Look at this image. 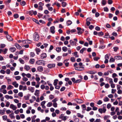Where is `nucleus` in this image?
Returning a JSON list of instances; mask_svg holds the SVG:
<instances>
[{"label":"nucleus","instance_id":"6e6552de","mask_svg":"<svg viewBox=\"0 0 122 122\" xmlns=\"http://www.w3.org/2000/svg\"><path fill=\"white\" fill-rule=\"evenodd\" d=\"M10 108L14 110H15L17 108L16 106L14 105L13 104H10Z\"/></svg>","mask_w":122,"mask_h":122},{"label":"nucleus","instance_id":"603ef678","mask_svg":"<svg viewBox=\"0 0 122 122\" xmlns=\"http://www.w3.org/2000/svg\"><path fill=\"white\" fill-rule=\"evenodd\" d=\"M18 96L20 97H22L23 96V93L22 92H20L18 94Z\"/></svg>","mask_w":122,"mask_h":122},{"label":"nucleus","instance_id":"7c9ffc66","mask_svg":"<svg viewBox=\"0 0 122 122\" xmlns=\"http://www.w3.org/2000/svg\"><path fill=\"white\" fill-rule=\"evenodd\" d=\"M86 50V48H83L80 51V52L81 53H83L84 51Z\"/></svg>","mask_w":122,"mask_h":122},{"label":"nucleus","instance_id":"680f3d73","mask_svg":"<svg viewBox=\"0 0 122 122\" xmlns=\"http://www.w3.org/2000/svg\"><path fill=\"white\" fill-rule=\"evenodd\" d=\"M53 106L55 107H57V103H54L53 104Z\"/></svg>","mask_w":122,"mask_h":122},{"label":"nucleus","instance_id":"a18cd8bd","mask_svg":"<svg viewBox=\"0 0 122 122\" xmlns=\"http://www.w3.org/2000/svg\"><path fill=\"white\" fill-rule=\"evenodd\" d=\"M6 72L7 74H9L10 73L11 71L9 69H7L6 70Z\"/></svg>","mask_w":122,"mask_h":122},{"label":"nucleus","instance_id":"a878e982","mask_svg":"<svg viewBox=\"0 0 122 122\" xmlns=\"http://www.w3.org/2000/svg\"><path fill=\"white\" fill-rule=\"evenodd\" d=\"M72 23V21L70 20H67L66 22V23L67 26H69Z\"/></svg>","mask_w":122,"mask_h":122},{"label":"nucleus","instance_id":"c756f323","mask_svg":"<svg viewBox=\"0 0 122 122\" xmlns=\"http://www.w3.org/2000/svg\"><path fill=\"white\" fill-rule=\"evenodd\" d=\"M58 80L57 79H56L54 81V82H53V84L55 86H56L58 82Z\"/></svg>","mask_w":122,"mask_h":122},{"label":"nucleus","instance_id":"09e8293b","mask_svg":"<svg viewBox=\"0 0 122 122\" xmlns=\"http://www.w3.org/2000/svg\"><path fill=\"white\" fill-rule=\"evenodd\" d=\"M19 60L21 63L24 64V61L22 60L21 58H20Z\"/></svg>","mask_w":122,"mask_h":122},{"label":"nucleus","instance_id":"37998d69","mask_svg":"<svg viewBox=\"0 0 122 122\" xmlns=\"http://www.w3.org/2000/svg\"><path fill=\"white\" fill-rule=\"evenodd\" d=\"M52 105V103L51 102H50L48 103L47 106L48 107H50Z\"/></svg>","mask_w":122,"mask_h":122},{"label":"nucleus","instance_id":"f704fd0d","mask_svg":"<svg viewBox=\"0 0 122 122\" xmlns=\"http://www.w3.org/2000/svg\"><path fill=\"white\" fill-rule=\"evenodd\" d=\"M58 98L56 97L55 98L52 100V102L53 103H56V102L58 101Z\"/></svg>","mask_w":122,"mask_h":122},{"label":"nucleus","instance_id":"c85d7f7f","mask_svg":"<svg viewBox=\"0 0 122 122\" xmlns=\"http://www.w3.org/2000/svg\"><path fill=\"white\" fill-rule=\"evenodd\" d=\"M35 62V60L34 59L31 58L30 59L29 62L31 64H33Z\"/></svg>","mask_w":122,"mask_h":122},{"label":"nucleus","instance_id":"58836bf2","mask_svg":"<svg viewBox=\"0 0 122 122\" xmlns=\"http://www.w3.org/2000/svg\"><path fill=\"white\" fill-rule=\"evenodd\" d=\"M110 117V116L105 115L104 117V120H107Z\"/></svg>","mask_w":122,"mask_h":122},{"label":"nucleus","instance_id":"bb28decb","mask_svg":"<svg viewBox=\"0 0 122 122\" xmlns=\"http://www.w3.org/2000/svg\"><path fill=\"white\" fill-rule=\"evenodd\" d=\"M9 116L11 119H14L15 118V117L14 116V113H13L10 114L9 115Z\"/></svg>","mask_w":122,"mask_h":122},{"label":"nucleus","instance_id":"72a5a7b5","mask_svg":"<svg viewBox=\"0 0 122 122\" xmlns=\"http://www.w3.org/2000/svg\"><path fill=\"white\" fill-rule=\"evenodd\" d=\"M35 51L36 52L37 54V55L39 54V53L41 51V50L40 49L37 48L35 49Z\"/></svg>","mask_w":122,"mask_h":122},{"label":"nucleus","instance_id":"473e14b6","mask_svg":"<svg viewBox=\"0 0 122 122\" xmlns=\"http://www.w3.org/2000/svg\"><path fill=\"white\" fill-rule=\"evenodd\" d=\"M77 52L76 51L72 53L73 54H74V56L76 57H79V55H77Z\"/></svg>","mask_w":122,"mask_h":122},{"label":"nucleus","instance_id":"338daca9","mask_svg":"<svg viewBox=\"0 0 122 122\" xmlns=\"http://www.w3.org/2000/svg\"><path fill=\"white\" fill-rule=\"evenodd\" d=\"M0 72L1 73L4 74L5 73V71L1 69L0 71Z\"/></svg>","mask_w":122,"mask_h":122},{"label":"nucleus","instance_id":"39448f33","mask_svg":"<svg viewBox=\"0 0 122 122\" xmlns=\"http://www.w3.org/2000/svg\"><path fill=\"white\" fill-rule=\"evenodd\" d=\"M74 101L79 104H81L83 102V101L82 100L79 99H75Z\"/></svg>","mask_w":122,"mask_h":122},{"label":"nucleus","instance_id":"ea45409f","mask_svg":"<svg viewBox=\"0 0 122 122\" xmlns=\"http://www.w3.org/2000/svg\"><path fill=\"white\" fill-rule=\"evenodd\" d=\"M67 47L64 46L62 48V50L64 52H66L67 51Z\"/></svg>","mask_w":122,"mask_h":122},{"label":"nucleus","instance_id":"e433bc0d","mask_svg":"<svg viewBox=\"0 0 122 122\" xmlns=\"http://www.w3.org/2000/svg\"><path fill=\"white\" fill-rule=\"evenodd\" d=\"M67 5L66 3L64 2H62L61 3L62 6V7H65Z\"/></svg>","mask_w":122,"mask_h":122},{"label":"nucleus","instance_id":"5fc2aeb1","mask_svg":"<svg viewBox=\"0 0 122 122\" xmlns=\"http://www.w3.org/2000/svg\"><path fill=\"white\" fill-rule=\"evenodd\" d=\"M35 54L34 53L31 52L30 53V56L31 57H33L35 56Z\"/></svg>","mask_w":122,"mask_h":122},{"label":"nucleus","instance_id":"0e129e2a","mask_svg":"<svg viewBox=\"0 0 122 122\" xmlns=\"http://www.w3.org/2000/svg\"><path fill=\"white\" fill-rule=\"evenodd\" d=\"M10 103L9 102H7L6 103V104L5 105V106L6 107H8L10 105Z\"/></svg>","mask_w":122,"mask_h":122},{"label":"nucleus","instance_id":"bf43d9fd","mask_svg":"<svg viewBox=\"0 0 122 122\" xmlns=\"http://www.w3.org/2000/svg\"><path fill=\"white\" fill-rule=\"evenodd\" d=\"M25 2L24 1H22L20 3V5L23 6L24 5H25Z\"/></svg>","mask_w":122,"mask_h":122},{"label":"nucleus","instance_id":"412c9836","mask_svg":"<svg viewBox=\"0 0 122 122\" xmlns=\"http://www.w3.org/2000/svg\"><path fill=\"white\" fill-rule=\"evenodd\" d=\"M106 79H108L109 81V83L110 84L113 83L112 79L109 78L108 77H107L106 78Z\"/></svg>","mask_w":122,"mask_h":122},{"label":"nucleus","instance_id":"1a4fd4ad","mask_svg":"<svg viewBox=\"0 0 122 122\" xmlns=\"http://www.w3.org/2000/svg\"><path fill=\"white\" fill-rule=\"evenodd\" d=\"M40 56L41 59H43L46 57V54L45 53H43L41 54Z\"/></svg>","mask_w":122,"mask_h":122},{"label":"nucleus","instance_id":"4c0bfd02","mask_svg":"<svg viewBox=\"0 0 122 122\" xmlns=\"http://www.w3.org/2000/svg\"><path fill=\"white\" fill-rule=\"evenodd\" d=\"M32 20L34 21L35 22L38 24H40V23L38 21V20H36V19L35 18H33Z\"/></svg>","mask_w":122,"mask_h":122},{"label":"nucleus","instance_id":"c03bdc74","mask_svg":"<svg viewBox=\"0 0 122 122\" xmlns=\"http://www.w3.org/2000/svg\"><path fill=\"white\" fill-rule=\"evenodd\" d=\"M21 77L20 76H16L15 77V78L16 80H18L21 79Z\"/></svg>","mask_w":122,"mask_h":122},{"label":"nucleus","instance_id":"e2e57ef3","mask_svg":"<svg viewBox=\"0 0 122 122\" xmlns=\"http://www.w3.org/2000/svg\"><path fill=\"white\" fill-rule=\"evenodd\" d=\"M105 87L106 88H108L110 87V85L108 84L107 83L105 84Z\"/></svg>","mask_w":122,"mask_h":122},{"label":"nucleus","instance_id":"052dcab7","mask_svg":"<svg viewBox=\"0 0 122 122\" xmlns=\"http://www.w3.org/2000/svg\"><path fill=\"white\" fill-rule=\"evenodd\" d=\"M107 2L109 4H111L113 2L112 0H108L107 1Z\"/></svg>","mask_w":122,"mask_h":122},{"label":"nucleus","instance_id":"79ce46f5","mask_svg":"<svg viewBox=\"0 0 122 122\" xmlns=\"http://www.w3.org/2000/svg\"><path fill=\"white\" fill-rule=\"evenodd\" d=\"M81 106L82 107V109L83 110H86V106L85 105H81Z\"/></svg>","mask_w":122,"mask_h":122},{"label":"nucleus","instance_id":"20e7f679","mask_svg":"<svg viewBox=\"0 0 122 122\" xmlns=\"http://www.w3.org/2000/svg\"><path fill=\"white\" fill-rule=\"evenodd\" d=\"M45 61L44 60H39L36 62V63L38 65H42L44 66L45 65Z\"/></svg>","mask_w":122,"mask_h":122},{"label":"nucleus","instance_id":"a19ab883","mask_svg":"<svg viewBox=\"0 0 122 122\" xmlns=\"http://www.w3.org/2000/svg\"><path fill=\"white\" fill-rule=\"evenodd\" d=\"M77 116L78 117H80L81 118L83 117V115H81L80 113H78L77 114Z\"/></svg>","mask_w":122,"mask_h":122},{"label":"nucleus","instance_id":"dca6fc26","mask_svg":"<svg viewBox=\"0 0 122 122\" xmlns=\"http://www.w3.org/2000/svg\"><path fill=\"white\" fill-rule=\"evenodd\" d=\"M115 59L117 60H121L122 59V57L120 56H116L114 57Z\"/></svg>","mask_w":122,"mask_h":122},{"label":"nucleus","instance_id":"4468645a","mask_svg":"<svg viewBox=\"0 0 122 122\" xmlns=\"http://www.w3.org/2000/svg\"><path fill=\"white\" fill-rule=\"evenodd\" d=\"M86 73L90 74H95L96 73V72L94 71H89L86 72Z\"/></svg>","mask_w":122,"mask_h":122},{"label":"nucleus","instance_id":"9d476101","mask_svg":"<svg viewBox=\"0 0 122 122\" xmlns=\"http://www.w3.org/2000/svg\"><path fill=\"white\" fill-rule=\"evenodd\" d=\"M30 41L28 40H25L22 41V43L23 44H25L31 43Z\"/></svg>","mask_w":122,"mask_h":122},{"label":"nucleus","instance_id":"774afa93","mask_svg":"<svg viewBox=\"0 0 122 122\" xmlns=\"http://www.w3.org/2000/svg\"><path fill=\"white\" fill-rule=\"evenodd\" d=\"M61 58V56H59L56 58V60L58 61H59Z\"/></svg>","mask_w":122,"mask_h":122},{"label":"nucleus","instance_id":"b1692460","mask_svg":"<svg viewBox=\"0 0 122 122\" xmlns=\"http://www.w3.org/2000/svg\"><path fill=\"white\" fill-rule=\"evenodd\" d=\"M39 94V90H36L35 91V92L34 94L35 95V96H38Z\"/></svg>","mask_w":122,"mask_h":122},{"label":"nucleus","instance_id":"cd10ccee","mask_svg":"<svg viewBox=\"0 0 122 122\" xmlns=\"http://www.w3.org/2000/svg\"><path fill=\"white\" fill-rule=\"evenodd\" d=\"M5 110H4L0 109V114L3 115L5 114Z\"/></svg>","mask_w":122,"mask_h":122},{"label":"nucleus","instance_id":"393cba45","mask_svg":"<svg viewBox=\"0 0 122 122\" xmlns=\"http://www.w3.org/2000/svg\"><path fill=\"white\" fill-rule=\"evenodd\" d=\"M56 51L57 52H59L61 51V47H57L56 48Z\"/></svg>","mask_w":122,"mask_h":122},{"label":"nucleus","instance_id":"423d86ee","mask_svg":"<svg viewBox=\"0 0 122 122\" xmlns=\"http://www.w3.org/2000/svg\"><path fill=\"white\" fill-rule=\"evenodd\" d=\"M55 28L54 26H52L50 28V30L51 32L54 34L55 32Z\"/></svg>","mask_w":122,"mask_h":122},{"label":"nucleus","instance_id":"2f4dec72","mask_svg":"<svg viewBox=\"0 0 122 122\" xmlns=\"http://www.w3.org/2000/svg\"><path fill=\"white\" fill-rule=\"evenodd\" d=\"M13 88V87L10 85H9L7 87V89L8 90H10L12 89Z\"/></svg>","mask_w":122,"mask_h":122},{"label":"nucleus","instance_id":"2eb2a0df","mask_svg":"<svg viewBox=\"0 0 122 122\" xmlns=\"http://www.w3.org/2000/svg\"><path fill=\"white\" fill-rule=\"evenodd\" d=\"M5 97L8 100L9 99H12L13 98V97L11 96H9L8 95H6L5 96Z\"/></svg>","mask_w":122,"mask_h":122},{"label":"nucleus","instance_id":"f257e3e1","mask_svg":"<svg viewBox=\"0 0 122 122\" xmlns=\"http://www.w3.org/2000/svg\"><path fill=\"white\" fill-rule=\"evenodd\" d=\"M77 66L78 64L76 63H75L74 65V66L75 67V68L76 70L81 71L84 70V67H83V66H82V67H77Z\"/></svg>","mask_w":122,"mask_h":122},{"label":"nucleus","instance_id":"a211bd4d","mask_svg":"<svg viewBox=\"0 0 122 122\" xmlns=\"http://www.w3.org/2000/svg\"><path fill=\"white\" fill-rule=\"evenodd\" d=\"M101 3L102 5H104L107 3L106 0H102L101 2Z\"/></svg>","mask_w":122,"mask_h":122},{"label":"nucleus","instance_id":"5701e85b","mask_svg":"<svg viewBox=\"0 0 122 122\" xmlns=\"http://www.w3.org/2000/svg\"><path fill=\"white\" fill-rule=\"evenodd\" d=\"M24 69H25L26 71H28L30 69V67L28 65H25L24 67Z\"/></svg>","mask_w":122,"mask_h":122},{"label":"nucleus","instance_id":"f03ea898","mask_svg":"<svg viewBox=\"0 0 122 122\" xmlns=\"http://www.w3.org/2000/svg\"><path fill=\"white\" fill-rule=\"evenodd\" d=\"M33 40L35 41H38L40 38L37 32L35 33L33 35Z\"/></svg>","mask_w":122,"mask_h":122},{"label":"nucleus","instance_id":"de8ad7c7","mask_svg":"<svg viewBox=\"0 0 122 122\" xmlns=\"http://www.w3.org/2000/svg\"><path fill=\"white\" fill-rule=\"evenodd\" d=\"M2 117L3 120L4 121L6 120L7 118V116L5 115L3 116Z\"/></svg>","mask_w":122,"mask_h":122},{"label":"nucleus","instance_id":"0eeeda50","mask_svg":"<svg viewBox=\"0 0 122 122\" xmlns=\"http://www.w3.org/2000/svg\"><path fill=\"white\" fill-rule=\"evenodd\" d=\"M55 65L54 64H50L47 65V67L49 68H52L55 67Z\"/></svg>","mask_w":122,"mask_h":122},{"label":"nucleus","instance_id":"4d7b16f0","mask_svg":"<svg viewBox=\"0 0 122 122\" xmlns=\"http://www.w3.org/2000/svg\"><path fill=\"white\" fill-rule=\"evenodd\" d=\"M113 49H114V51L116 52L117 51V50L118 49V47H114Z\"/></svg>","mask_w":122,"mask_h":122},{"label":"nucleus","instance_id":"4be33fe9","mask_svg":"<svg viewBox=\"0 0 122 122\" xmlns=\"http://www.w3.org/2000/svg\"><path fill=\"white\" fill-rule=\"evenodd\" d=\"M9 50L11 52H14L16 50V48L14 47H11L10 48Z\"/></svg>","mask_w":122,"mask_h":122},{"label":"nucleus","instance_id":"49530a36","mask_svg":"<svg viewBox=\"0 0 122 122\" xmlns=\"http://www.w3.org/2000/svg\"><path fill=\"white\" fill-rule=\"evenodd\" d=\"M84 31V30L83 29L82 30H81L80 31H79L78 32V34L79 35H80Z\"/></svg>","mask_w":122,"mask_h":122},{"label":"nucleus","instance_id":"ddd939ff","mask_svg":"<svg viewBox=\"0 0 122 122\" xmlns=\"http://www.w3.org/2000/svg\"><path fill=\"white\" fill-rule=\"evenodd\" d=\"M12 85L14 86L16 88L17 87L19 86L18 84L17 83V82L16 81H15L13 82Z\"/></svg>","mask_w":122,"mask_h":122},{"label":"nucleus","instance_id":"864d4df0","mask_svg":"<svg viewBox=\"0 0 122 122\" xmlns=\"http://www.w3.org/2000/svg\"><path fill=\"white\" fill-rule=\"evenodd\" d=\"M104 11H105L107 12L108 11V9L107 7L103 8Z\"/></svg>","mask_w":122,"mask_h":122},{"label":"nucleus","instance_id":"3c124183","mask_svg":"<svg viewBox=\"0 0 122 122\" xmlns=\"http://www.w3.org/2000/svg\"><path fill=\"white\" fill-rule=\"evenodd\" d=\"M114 59L113 58H111L109 60V62H113L115 61Z\"/></svg>","mask_w":122,"mask_h":122},{"label":"nucleus","instance_id":"69168bd1","mask_svg":"<svg viewBox=\"0 0 122 122\" xmlns=\"http://www.w3.org/2000/svg\"><path fill=\"white\" fill-rule=\"evenodd\" d=\"M70 60L71 61L73 62H74L75 61V58L73 57H71L70 58Z\"/></svg>","mask_w":122,"mask_h":122},{"label":"nucleus","instance_id":"f8f14e48","mask_svg":"<svg viewBox=\"0 0 122 122\" xmlns=\"http://www.w3.org/2000/svg\"><path fill=\"white\" fill-rule=\"evenodd\" d=\"M6 37L8 41H10L12 40L13 39L11 36L9 35H7Z\"/></svg>","mask_w":122,"mask_h":122},{"label":"nucleus","instance_id":"8fccbe9b","mask_svg":"<svg viewBox=\"0 0 122 122\" xmlns=\"http://www.w3.org/2000/svg\"><path fill=\"white\" fill-rule=\"evenodd\" d=\"M109 100V99L107 97H106L104 98L103 100L104 102H107Z\"/></svg>","mask_w":122,"mask_h":122},{"label":"nucleus","instance_id":"c9c22d12","mask_svg":"<svg viewBox=\"0 0 122 122\" xmlns=\"http://www.w3.org/2000/svg\"><path fill=\"white\" fill-rule=\"evenodd\" d=\"M49 99L50 100H52L54 98V96L52 94L51 95L49 96Z\"/></svg>","mask_w":122,"mask_h":122},{"label":"nucleus","instance_id":"6ab92c4d","mask_svg":"<svg viewBox=\"0 0 122 122\" xmlns=\"http://www.w3.org/2000/svg\"><path fill=\"white\" fill-rule=\"evenodd\" d=\"M104 37L105 38H110V37L109 33L107 32L105 33V35L104 36Z\"/></svg>","mask_w":122,"mask_h":122},{"label":"nucleus","instance_id":"aec40b11","mask_svg":"<svg viewBox=\"0 0 122 122\" xmlns=\"http://www.w3.org/2000/svg\"><path fill=\"white\" fill-rule=\"evenodd\" d=\"M15 46L16 48L18 49H20L22 48L18 44H15Z\"/></svg>","mask_w":122,"mask_h":122},{"label":"nucleus","instance_id":"13d9d810","mask_svg":"<svg viewBox=\"0 0 122 122\" xmlns=\"http://www.w3.org/2000/svg\"><path fill=\"white\" fill-rule=\"evenodd\" d=\"M35 79L36 81H37V82H39V81L40 80V78L39 77H36Z\"/></svg>","mask_w":122,"mask_h":122},{"label":"nucleus","instance_id":"6e6d98bb","mask_svg":"<svg viewBox=\"0 0 122 122\" xmlns=\"http://www.w3.org/2000/svg\"><path fill=\"white\" fill-rule=\"evenodd\" d=\"M6 79L7 80L8 84H10V82L11 81V80L9 79L8 77H6Z\"/></svg>","mask_w":122,"mask_h":122},{"label":"nucleus","instance_id":"f3484780","mask_svg":"<svg viewBox=\"0 0 122 122\" xmlns=\"http://www.w3.org/2000/svg\"><path fill=\"white\" fill-rule=\"evenodd\" d=\"M37 70L41 72L43 71V68L42 66H39L38 67Z\"/></svg>","mask_w":122,"mask_h":122},{"label":"nucleus","instance_id":"9b49d317","mask_svg":"<svg viewBox=\"0 0 122 122\" xmlns=\"http://www.w3.org/2000/svg\"><path fill=\"white\" fill-rule=\"evenodd\" d=\"M28 90L32 93L34 91V88L33 87L30 86L28 88Z\"/></svg>","mask_w":122,"mask_h":122},{"label":"nucleus","instance_id":"7ed1b4c3","mask_svg":"<svg viewBox=\"0 0 122 122\" xmlns=\"http://www.w3.org/2000/svg\"><path fill=\"white\" fill-rule=\"evenodd\" d=\"M73 40L74 41H73L72 40H71L69 41V42L71 45L76 46L77 42V40L76 38H74Z\"/></svg>","mask_w":122,"mask_h":122}]
</instances>
